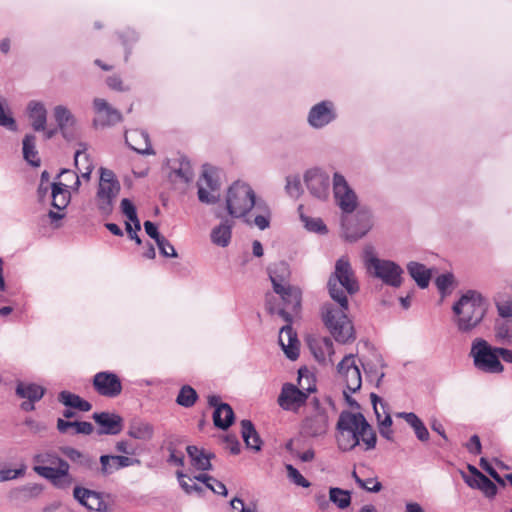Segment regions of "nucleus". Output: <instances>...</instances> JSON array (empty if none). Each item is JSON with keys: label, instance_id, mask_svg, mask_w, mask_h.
I'll list each match as a JSON object with an SVG mask.
<instances>
[{"label": "nucleus", "instance_id": "f704fd0d", "mask_svg": "<svg viewBox=\"0 0 512 512\" xmlns=\"http://www.w3.org/2000/svg\"><path fill=\"white\" fill-rule=\"evenodd\" d=\"M398 417L403 418L412 428L418 440L427 442L429 431L424 422L413 412H400Z\"/></svg>", "mask_w": 512, "mask_h": 512}, {"label": "nucleus", "instance_id": "412c9836", "mask_svg": "<svg viewBox=\"0 0 512 512\" xmlns=\"http://www.w3.org/2000/svg\"><path fill=\"white\" fill-rule=\"evenodd\" d=\"M15 391L17 396L27 399V401L21 404L22 410L26 412L34 410V403L39 401L45 394V389L35 383L24 384L19 382Z\"/></svg>", "mask_w": 512, "mask_h": 512}, {"label": "nucleus", "instance_id": "b1692460", "mask_svg": "<svg viewBox=\"0 0 512 512\" xmlns=\"http://www.w3.org/2000/svg\"><path fill=\"white\" fill-rule=\"evenodd\" d=\"M171 172L169 173V179L176 181L179 179L181 182L188 184L193 179V170L190 161L185 156H180L177 159L169 161Z\"/></svg>", "mask_w": 512, "mask_h": 512}, {"label": "nucleus", "instance_id": "6e6552de", "mask_svg": "<svg viewBox=\"0 0 512 512\" xmlns=\"http://www.w3.org/2000/svg\"><path fill=\"white\" fill-rule=\"evenodd\" d=\"M315 390V385L308 386L305 392L292 383H284L278 396L277 403L283 410H296L306 403L308 394Z\"/></svg>", "mask_w": 512, "mask_h": 512}, {"label": "nucleus", "instance_id": "58836bf2", "mask_svg": "<svg viewBox=\"0 0 512 512\" xmlns=\"http://www.w3.org/2000/svg\"><path fill=\"white\" fill-rule=\"evenodd\" d=\"M352 439L354 442L349 448H355L359 445L360 441L365 443L367 448H375L376 445V433L368 422L365 427L362 423L358 425L355 436H352Z\"/></svg>", "mask_w": 512, "mask_h": 512}, {"label": "nucleus", "instance_id": "423d86ee", "mask_svg": "<svg viewBox=\"0 0 512 512\" xmlns=\"http://www.w3.org/2000/svg\"><path fill=\"white\" fill-rule=\"evenodd\" d=\"M280 296L283 307L276 309L269 298L266 299V309L269 314H278L286 323H292V313L298 312L301 307L302 291L299 287L288 284L282 290L275 292Z\"/></svg>", "mask_w": 512, "mask_h": 512}, {"label": "nucleus", "instance_id": "c756f323", "mask_svg": "<svg viewBox=\"0 0 512 512\" xmlns=\"http://www.w3.org/2000/svg\"><path fill=\"white\" fill-rule=\"evenodd\" d=\"M233 225L234 222L226 218L215 226L210 234L212 243L219 247H227L231 242Z\"/></svg>", "mask_w": 512, "mask_h": 512}, {"label": "nucleus", "instance_id": "39448f33", "mask_svg": "<svg viewBox=\"0 0 512 512\" xmlns=\"http://www.w3.org/2000/svg\"><path fill=\"white\" fill-rule=\"evenodd\" d=\"M470 356L476 369L489 374H498L504 371L500 359L497 358V347H493L483 338L472 341Z\"/></svg>", "mask_w": 512, "mask_h": 512}, {"label": "nucleus", "instance_id": "2f4dec72", "mask_svg": "<svg viewBox=\"0 0 512 512\" xmlns=\"http://www.w3.org/2000/svg\"><path fill=\"white\" fill-rule=\"evenodd\" d=\"M53 115L62 136L65 139L70 140L72 137L68 133V127L75 123L73 114L66 106L57 105L53 109Z\"/></svg>", "mask_w": 512, "mask_h": 512}, {"label": "nucleus", "instance_id": "72a5a7b5", "mask_svg": "<svg viewBox=\"0 0 512 512\" xmlns=\"http://www.w3.org/2000/svg\"><path fill=\"white\" fill-rule=\"evenodd\" d=\"M52 206L57 210H64L71 200V194L68 186L61 182L51 184Z\"/></svg>", "mask_w": 512, "mask_h": 512}, {"label": "nucleus", "instance_id": "20e7f679", "mask_svg": "<svg viewBox=\"0 0 512 512\" xmlns=\"http://www.w3.org/2000/svg\"><path fill=\"white\" fill-rule=\"evenodd\" d=\"M256 204V195L247 183L235 181L228 189L226 209L231 217L246 216Z\"/></svg>", "mask_w": 512, "mask_h": 512}, {"label": "nucleus", "instance_id": "4c0bfd02", "mask_svg": "<svg viewBox=\"0 0 512 512\" xmlns=\"http://www.w3.org/2000/svg\"><path fill=\"white\" fill-rule=\"evenodd\" d=\"M58 400L66 407L77 409L81 412H88L92 408L90 402L82 399L79 395H76L66 390L61 391L59 393Z\"/></svg>", "mask_w": 512, "mask_h": 512}, {"label": "nucleus", "instance_id": "bb28decb", "mask_svg": "<svg viewBox=\"0 0 512 512\" xmlns=\"http://www.w3.org/2000/svg\"><path fill=\"white\" fill-rule=\"evenodd\" d=\"M100 462L104 474H111L120 468L139 464V460L131 456L103 455L100 457Z\"/></svg>", "mask_w": 512, "mask_h": 512}, {"label": "nucleus", "instance_id": "5701e85b", "mask_svg": "<svg viewBox=\"0 0 512 512\" xmlns=\"http://www.w3.org/2000/svg\"><path fill=\"white\" fill-rule=\"evenodd\" d=\"M268 275L271 280L274 292L282 290V286L288 285L291 271L287 262L279 261L269 265Z\"/></svg>", "mask_w": 512, "mask_h": 512}, {"label": "nucleus", "instance_id": "bf43d9fd", "mask_svg": "<svg viewBox=\"0 0 512 512\" xmlns=\"http://www.w3.org/2000/svg\"><path fill=\"white\" fill-rule=\"evenodd\" d=\"M119 37L123 46L126 48L125 60L127 61L130 54V49L128 46L138 40V34L134 30L127 29L123 33L119 34Z\"/></svg>", "mask_w": 512, "mask_h": 512}, {"label": "nucleus", "instance_id": "6ab92c4d", "mask_svg": "<svg viewBox=\"0 0 512 512\" xmlns=\"http://www.w3.org/2000/svg\"><path fill=\"white\" fill-rule=\"evenodd\" d=\"M333 104L329 101H322L314 105L308 114V123L313 128H322L335 119Z\"/></svg>", "mask_w": 512, "mask_h": 512}, {"label": "nucleus", "instance_id": "aec40b11", "mask_svg": "<svg viewBox=\"0 0 512 512\" xmlns=\"http://www.w3.org/2000/svg\"><path fill=\"white\" fill-rule=\"evenodd\" d=\"M370 398L378 421L379 432L382 437L390 440L393 434L391 429L392 418L386 410V404L383 403L382 399L375 393H371Z\"/></svg>", "mask_w": 512, "mask_h": 512}, {"label": "nucleus", "instance_id": "4468645a", "mask_svg": "<svg viewBox=\"0 0 512 512\" xmlns=\"http://www.w3.org/2000/svg\"><path fill=\"white\" fill-rule=\"evenodd\" d=\"M468 472H462L464 482L472 489L480 490L485 497L494 498L497 494L496 485L482 474L475 466L469 464L467 466Z\"/></svg>", "mask_w": 512, "mask_h": 512}, {"label": "nucleus", "instance_id": "680f3d73", "mask_svg": "<svg viewBox=\"0 0 512 512\" xmlns=\"http://www.w3.org/2000/svg\"><path fill=\"white\" fill-rule=\"evenodd\" d=\"M512 293V289H511ZM496 307L498 310V313L503 318H509L512 317V294L508 296L506 300L503 301H497Z\"/></svg>", "mask_w": 512, "mask_h": 512}, {"label": "nucleus", "instance_id": "13d9d810", "mask_svg": "<svg viewBox=\"0 0 512 512\" xmlns=\"http://www.w3.org/2000/svg\"><path fill=\"white\" fill-rule=\"evenodd\" d=\"M159 252L163 257H177L174 246L164 236L156 242Z\"/></svg>", "mask_w": 512, "mask_h": 512}, {"label": "nucleus", "instance_id": "338daca9", "mask_svg": "<svg viewBox=\"0 0 512 512\" xmlns=\"http://www.w3.org/2000/svg\"><path fill=\"white\" fill-rule=\"evenodd\" d=\"M121 212L127 217L128 220L136 219L137 210L132 201L128 198H123L120 204Z\"/></svg>", "mask_w": 512, "mask_h": 512}, {"label": "nucleus", "instance_id": "e2e57ef3", "mask_svg": "<svg viewBox=\"0 0 512 512\" xmlns=\"http://www.w3.org/2000/svg\"><path fill=\"white\" fill-rule=\"evenodd\" d=\"M353 477L355 478L356 482L362 488H364L365 490H367L369 492H378L382 488V485L380 482L375 481L374 479L362 480L361 478L358 477L356 472H353Z\"/></svg>", "mask_w": 512, "mask_h": 512}, {"label": "nucleus", "instance_id": "cd10ccee", "mask_svg": "<svg viewBox=\"0 0 512 512\" xmlns=\"http://www.w3.org/2000/svg\"><path fill=\"white\" fill-rule=\"evenodd\" d=\"M74 498L90 510L101 511L105 507L100 495L86 488L75 487Z\"/></svg>", "mask_w": 512, "mask_h": 512}, {"label": "nucleus", "instance_id": "37998d69", "mask_svg": "<svg viewBox=\"0 0 512 512\" xmlns=\"http://www.w3.org/2000/svg\"><path fill=\"white\" fill-rule=\"evenodd\" d=\"M329 499L340 509L347 508L351 503L350 492L336 487L330 488Z\"/></svg>", "mask_w": 512, "mask_h": 512}, {"label": "nucleus", "instance_id": "0eeeda50", "mask_svg": "<svg viewBox=\"0 0 512 512\" xmlns=\"http://www.w3.org/2000/svg\"><path fill=\"white\" fill-rule=\"evenodd\" d=\"M367 268L373 269V275L384 284L398 288L402 285L404 270L394 261L379 259L371 256L367 262Z\"/></svg>", "mask_w": 512, "mask_h": 512}, {"label": "nucleus", "instance_id": "9b49d317", "mask_svg": "<svg viewBox=\"0 0 512 512\" xmlns=\"http://www.w3.org/2000/svg\"><path fill=\"white\" fill-rule=\"evenodd\" d=\"M338 373L345 381L346 390L356 393L362 386V377L355 362V355H346L337 365Z\"/></svg>", "mask_w": 512, "mask_h": 512}, {"label": "nucleus", "instance_id": "9d476101", "mask_svg": "<svg viewBox=\"0 0 512 512\" xmlns=\"http://www.w3.org/2000/svg\"><path fill=\"white\" fill-rule=\"evenodd\" d=\"M346 240L355 242L364 237L372 227L371 215L368 211H358L355 219L348 216L341 219Z\"/></svg>", "mask_w": 512, "mask_h": 512}, {"label": "nucleus", "instance_id": "7ed1b4c3", "mask_svg": "<svg viewBox=\"0 0 512 512\" xmlns=\"http://www.w3.org/2000/svg\"><path fill=\"white\" fill-rule=\"evenodd\" d=\"M33 470L58 489H68L75 481L69 472L70 465L49 450L34 456Z\"/></svg>", "mask_w": 512, "mask_h": 512}, {"label": "nucleus", "instance_id": "393cba45", "mask_svg": "<svg viewBox=\"0 0 512 512\" xmlns=\"http://www.w3.org/2000/svg\"><path fill=\"white\" fill-rule=\"evenodd\" d=\"M27 113L34 131H45L47 123V109L45 105L40 101L32 100L27 105Z\"/></svg>", "mask_w": 512, "mask_h": 512}, {"label": "nucleus", "instance_id": "f257e3e1", "mask_svg": "<svg viewBox=\"0 0 512 512\" xmlns=\"http://www.w3.org/2000/svg\"><path fill=\"white\" fill-rule=\"evenodd\" d=\"M327 288L330 297L339 304V307H335L331 303L323 304L321 308L322 321L338 343L352 342L355 340V330L347 316L349 304L346 293L356 294L359 291V284L346 257H341L336 261L335 270L328 279Z\"/></svg>", "mask_w": 512, "mask_h": 512}, {"label": "nucleus", "instance_id": "c85d7f7f", "mask_svg": "<svg viewBox=\"0 0 512 512\" xmlns=\"http://www.w3.org/2000/svg\"><path fill=\"white\" fill-rule=\"evenodd\" d=\"M328 425V418L325 412L316 414L315 416L307 417L302 426L301 434L309 436H319L325 433Z\"/></svg>", "mask_w": 512, "mask_h": 512}, {"label": "nucleus", "instance_id": "052dcab7", "mask_svg": "<svg viewBox=\"0 0 512 512\" xmlns=\"http://www.w3.org/2000/svg\"><path fill=\"white\" fill-rule=\"evenodd\" d=\"M177 446H184V448H197L195 445L188 444L184 438L178 435H169L161 448H176Z\"/></svg>", "mask_w": 512, "mask_h": 512}, {"label": "nucleus", "instance_id": "dca6fc26", "mask_svg": "<svg viewBox=\"0 0 512 512\" xmlns=\"http://www.w3.org/2000/svg\"><path fill=\"white\" fill-rule=\"evenodd\" d=\"M93 106L97 114V117L93 120L95 127L114 126L123 119L121 112L113 108L105 99L95 98Z\"/></svg>", "mask_w": 512, "mask_h": 512}, {"label": "nucleus", "instance_id": "e433bc0d", "mask_svg": "<svg viewBox=\"0 0 512 512\" xmlns=\"http://www.w3.org/2000/svg\"><path fill=\"white\" fill-rule=\"evenodd\" d=\"M154 428L148 423L140 419L133 420L128 428V435L134 439L148 441L153 437Z\"/></svg>", "mask_w": 512, "mask_h": 512}, {"label": "nucleus", "instance_id": "de8ad7c7", "mask_svg": "<svg viewBox=\"0 0 512 512\" xmlns=\"http://www.w3.org/2000/svg\"><path fill=\"white\" fill-rule=\"evenodd\" d=\"M176 476L178 478L179 485L187 494H192V493L201 494L202 493L203 488L200 485H198L197 483H195L193 481V479H191V478H188V481H187L186 480L187 476L182 471H180V470L176 471Z\"/></svg>", "mask_w": 512, "mask_h": 512}, {"label": "nucleus", "instance_id": "5fc2aeb1", "mask_svg": "<svg viewBox=\"0 0 512 512\" xmlns=\"http://www.w3.org/2000/svg\"><path fill=\"white\" fill-rule=\"evenodd\" d=\"M285 468L287 470V477L294 484L307 488L310 486V482L306 480L301 473L291 464H286Z\"/></svg>", "mask_w": 512, "mask_h": 512}, {"label": "nucleus", "instance_id": "ea45409f", "mask_svg": "<svg viewBox=\"0 0 512 512\" xmlns=\"http://www.w3.org/2000/svg\"><path fill=\"white\" fill-rule=\"evenodd\" d=\"M23 157L33 167L40 166V158L36 149V137L33 134H27L23 138Z\"/></svg>", "mask_w": 512, "mask_h": 512}, {"label": "nucleus", "instance_id": "4d7b16f0", "mask_svg": "<svg viewBox=\"0 0 512 512\" xmlns=\"http://www.w3.org/2000/svg\"><path fill=\"white\" fill-rule=\"evenodd\" d=\"M453 282L454 276L452 273H443L435 280V284L442 296H445L447 289L452 286Z\"/></svg>", "mask_w": 512, "mask_h": 512}, {"label": "nucleus", "instance_id": "a878e982", "mask_svg": "<svg viewBox=\"0 0 512 512\" xmlns=\"http://www.w3.org/2000/svg\"><path fill=\"white\" fill-rule=\"evenodd\" d=\"M360 423H362L364 427L367 425V420L362 413L344 411L339 416L337 428L342 433L347 432L352 437L355 436V431Z\"/></svg>", "mask_w": 512, "mask_h": 512}, {"label": "nucleus", "instance_id": "a18cd8bd", "mask_svg": "<svg viewBox=\"0 0 512 512\" xmlns=\"http://www.w3.org/2000/svg\"><path fill=\"white\" fill-rule=\"evenodd\" d=\"M195 479L205 483L207 488L211 489L214 493L218 495L226 496L228 493L226 486L222 482L216 480L211 476L201 474L199 476H196Z\"/></svg>", "mask_w": 512, "mask_h": 512}, {"label": "nucleus", "instance_id": "6e6d98bb", "mask_svg": "<svg viewBox=\"0 0 512 512\" xmlns=\"http://www.w3.org/2000/svg\"><path fill=\"white\" fill-rule=\"evenodd\" d=\"M80 146H82V149H78L74 155L75 166L78 167L79 158L81 156H83V158L86 160L88 165L86 167V171L81 174V177L84 180L89 181L90 177H91L92 170H93V166H92L91 162L89 161V155L85 153V150H86L85 144H80Z\"/></svg>", "mask_w": 512, "mask_h": 512}, {"label": "nucleus", "instance_id": "f8f14e48", "mask_svg": "<svg viewBox=\"0 0 512 512\" xmlns=\"http://www.w3.org/2000/svg\"><path fill=\"white\" fill-rule=\"evenodd\" d=\"M95 391L104 397L115 398L122 392V383L119 376L110 371H101L93 377Z\"/></svg>", "mask_w": 512, "mask_h": 512}, {"label": "nucleus", "instance_id": "09e8293b", "mask_svg": "<svg viewBox=\"0 0 512 512\" xmlns=\"http://www.w3.org/2000/svg\"><path fill=\"white\" fill-rule=\"evenodd\" d=\"M26 468L27 467L24 463H21L16 469L0 467V482L9 481L24 476Z\"/></svg>", "mask_w": 512, "mask_h": 512}, {"label": "nucleus", "instance_id": "69168bd1", "mask_svg": "<svg viewBox=\"0 0 512 512\" xmlns=\"http://www.w3.org/2000/svg\"><path fill=\"white\" fill-rule=\"evenodd\" d=\"M0 126L7 128L11 131L17 130V125L15 119L7 114L4 110L2 103L0 102Z\"/></svg>", "mask_w": 512, "mask_h": 512}, {"label": "nucleus", "instance_id": "7c9ffc66", "mask_svg": "<svg viewBox=\"0 0 512 512\" xmlns=\"http://www.w3.org/2000/svg\"><path fill=\"white\" fill-rule=\"evenodd\" d=\"M57 429L62 434H84L90 435L94 431L92 423L87 421H67L62 418L57 420Z\"/></svg>", "mask_w": 512, "mask_h": 512}, {"label": "nucleus", "instance_id": "774afa93", "mask_svg": "<svg viewBox=\"0 0 512 512\" xmlns=\"http://www.w3.org/2000/svg\"><path fill=\"white\" fill-rule=\"evenodd\" d=\"M271 212L268 206L264 207V214H259L254 218V224L260 229L265 230L270 226Z\"/></svg>", "mask_w": 512, "mask_h": 512}, {"label": "nucleus", "instance_id": "864d4df0", "mask_svg": "<svg viewBox=\"0 0 512 512\" xmlns=\"http://www.w3.org/2000/svg\"><path fill=\"white\" fill-rule=\"evenodd\" d=\"M121 186L119 181H114V183H106L100 184L97 189V196H107L111 198H115L118 196L120 192Z\"/></svg>", "mask_w": 512, "mask_h": 512}, {"label": "nucleus", "instance_id": "3c124183", "mask_svg": "<svg viewBox=\"0 0 512 512\" xmlns=\"http://www.w3.org/2000/svg\"><path fill=\"white\" fill-rule=\"evenodd\" d=\"M285 190L293 198H298L302 193V186L299 176H287Z\"/></svg>", "mask_w": 512, "mask_h": 512}, {"label": "nucleus", "instance_id": "603ef678", "mask_svg": "<svg viewBox=\"0 0 512 512\" xmlns=\"http://www.w3.org/2000/svg\"><path fill=\"white\" fill-rule=\"evenodd\" d=\"M96 200L99 213L104 217L110 216L114 209L115 198L96 195Z\"/></svg>", "mask_w": 512, "mask_h": 512}, {"label": "nucleus", "instance_id": "a19ab883", "mask_svg": "<svg viewBox=\"0 0 512 512\" xmlns=\"http://www.w3.org/2000/svg\"><path fill=\"white\" fill-rule=\"evenodd\" d=\"M188 452L191 466L197 470H209L211 468L210 460L213 457L212 453H207L206 450H186Z\"/></svg>", "mask_w": 512, "mask_h": 512}, {"label": "nucleus", "instance_id": "473e14b6", "mask_svg": "<svg viewBox=\"0 0 512 512\" xmlns=\"http://www.w3.org/2000/svg\"><path fill=\"white\" fill-rule=\"evenodd\" d=\"M407 271L411 278L416 282L418 287L425 289L428 287L432 273L431 270L426 268L422 263L416 261H410L407 264Z\"/></svg>", "mask_w": 512, "mask_h": 512}, {"label": "nucleus", "instance_id": "8fccbe9b", "mask_svg": "<svg viewBox=\"0 0 512 512\" xmlns=\"http://www.w3.org/2000/svg\"><path fill=\"white\" fill-rule=\"evenodd\" d=\"M361 365L366 379L370 382L376 379V387H379L385 374L383 372L379 374L376 366L371 362H361Z\"/></svg>", "mask_w": 512, "mask_h": 512}, {"label": "nucleus", "instance_id": "c03bdc74", "mask_svg": "<svg viewBox=\"0 0 512 512\" xmlns=\"http://www.w3.org/2000/svg\"><path fill=\"white\" fill-rule=\"evenodd\" d=\"M300 219L304 223L305 228L310 232H315L322 235L328 232L327 226L324 224L321 218H311L301 214Z\"/></svg>", "mask_w": 512, "mask_h": 512}, {"label": "nucleus", "instance_id": "a211bd4d", "mask_svg": "<svg viewBox=\"0 0 512 512\" xmlns=\"http://www.w3.org/2000/svg\"><path fill=\"white\" fill-rule=\"evenodd\" d=\"M97 424V435H117L123 429V418L110 412H95L92 415Z\"/></svg>", "mask_w": 512, "mask_h": 512}, {"label": "nucleus", "instance_id": "c9c22d12", "mask_svg": "<svg viewBox=\"0 0 512 512\" xmlns=\"http://www.w3.org/2000/svg\"><path fill=\"white\" fill-rule=\"evenodd\" d=\"M241 434L246 444L245 448H261L264 444L251 420L241 421Z\"/></svg>", "mask_w": 512, "mask_h": 512}, {"label": "nucleus", "instance_id": "0e129e2a", "mask_svg": "<svg viewBox=\"0 0 512 512\" xmlns=\"http://www.w3.org/2000/svg\"><path fill=\"white\" fill-rule=\"evenodd\" d=\"M307 344L312 354L318 361H324L326 358V351L323 350V347L320 345V342L315 338H309L307 340Z\"/></svg>", "mask_w": 512, "mask_h": 512}, {"label": "nucleus", "instance_id": "ddd939ff", "mask_svg": "<svg viewBox=\"0 0 512 512\" xmlns=\"http://www.w3.org/2000/svg\"><path fill=\"white\" fill-rule=\"evenodd\" d=\"M304 180L311 195L321 200L328 197L330 177L327 173L318 168L310 169L305 173Z\"/></svg>", "mask_w": 512, "mask_h": 512}, {"label": "nucleus", "instance_id": "1a4fd4ad", "mask_svg": "<svg viewBox=\"0 0 512 512\" xmlns=\"http://www.w3.org/2000/svg\"><path fill=\"white\" fill-rule=\"evenodd\" d=\"M333 193L336 203L343 213L350 214L356 209L357 196L345 177L338 172L333 175Z\"/></svg>", "mask_w": 512, "mask_h": 512}, {"label": "nucleus", "instance_id": "f3484780", "mask_svg": "<svg viewBox=\"0 0 512 512\" xmlns=\"http://www.w3.org/2000/svg\"><path fill=\"white\" fill-rule=\"evenodd\" d=\"M208 404L214 407L213 412V423L214 425L222 430H227L235 419V414L232 407L228 403L220 402L218 395H209Z\"/></svg>", "mask_w": 512, "mask_h": 512}, {"label": "nucleus", "instance_id": "f03ea898", "mask_svg": "<svg viewBox=\"0 0 512 512\" xmlns=\"http://www.w3.org/2000/svg\"><path fill=\"white\" fill-rule=\"evenodd\" d=\"M488 301L477 291L468 290L452 306L453 321L460 333L472 332L483 321Z\"/></svg>", "mask_w": 512, "mask_h": 512}, {"label": "nucleus", "instance_id": "79ce46f5", "mask_svg": "<svg viewBox=\"0 0 512 512\" xmlns=\"http://www.w3.org/2000/svg\"><path fill=\"white\" fill-rule=\"evenodd\" d=\"M198 399L196 390L190 385H183L176 397V403L182 407H192Z\"/></svg>", "mask_w": 512, "mask_h": 512}, {"label": "nucleus", "instance_id": "2eb2a0df", "mask_svg": "<svg viewBox=\"0 0 512 512\" xmlns=\"http://www.w3.org/2000/svg\"><path fill=\"white\" fill-rule=\"evenodd\" d=\"M214 171L208 165L203 166V173L200 180L197 182L198 186V199L201 203L204 204H215L219 201V195H214L209 193L206 189L209 188L211 192L218 191L220 188V184L218 179L213 176Z\"/></svg>", "mask_w": 512, "mask_h": 512}, {"label": "nucleus", "instance_id": "4be33fe9", "mask_svg": "<svg viewBox=\"0 0 512 512\" xmlns=\"http://www.w3.org/2000/svg\"><path fill=\"white\" fill-rule=\"evenodd\" d=\"M279 343L288 359L296 360L299 357V341L291 323H287L280 329Z\"/></svg>", "mask_w": 512, "mask_h": 512}, {"label": "nucleus", "instance_id": "49530a36", "mask_svg": "<svg viewBox=\"0 0 512 512\" xmlns=\"http://www.w3.org/2000/svg\"><path fill=\"white\" fill-rule=\"evenodd\" d=\"M495 335L499 340L512 342V319L496 322Z\"/></svg>", "mask_w": 512, "mask_h": 512}]
</instances>
